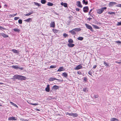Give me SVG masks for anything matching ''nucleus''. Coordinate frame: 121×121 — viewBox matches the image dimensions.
<instances>
[{
  "label": "nucleus",
  "mask_w": 121,
  "mask_h": 121,
  "mask_svg": "<svg viewBox=\"0 0 121 121\" xmlns=\"http://www.w3.org/2000/svg\"><path fill=\"white\" fill-rule=\"evenodd\" d=\"M13 30L15 32H19L20 31V30L17 28H15L13 29Z\"/></svg>",
  "instance_id": "a878e982"
},
{
  "label": "nucleus",
  "mask_w": 121,
  "mask_h": 121,
  "mask_svg": "<svg viewBox=\"0 0 121 121\" xmlns=\"http://www.w3.org/2000/svg\"><path fill=\"white\" fill-rule=\"evenodd\" d=\"M104 64L106 67H109L110 66L109 64L106 63L105 61L104 62Z\"/></svg>",
  "instance_id": "aec40b11"
},
{
  "label": "nucleus",
  "mask_w": 121,
  "mask_h": 121,
  "mask_svg": "<svg viewBox=\"0 0 121 121\" xmlns=\"http://www.w3.org/2000/svg\"><path fill=\"white\" fill-rule=\"evenodd\" d=\"M31 21L32 19L31 18H29L24 20L25 21L27 22H30V21Z\"/></svg>",
  "instance_id": "b1692460"
},
{
  "label": "nucleus",
  "mask_w": 121,
  "mask_h": 121,
  "mask_svg": "<svg viewBox=\"0 0 121 121\" xmlns=\"http://www.w3.org/2000/svg\"><path fill=\"white\" fill-rule=\"evenodd\" d=\"M70 113H69L67 112H66L65 113V114L66 115H69V116L70 114Z\"/></svg>",
  "instance_id": "bf43d9fd"
},
{
  "label": "nucleus",
  "mask_w": 121,
  "mask_h": 121,
  "mask_svg": "<svg viewBox=\"0 0 121 121\" xmlns=\"http://www.w3.org/2000/svg\"><path fill=\"white\" fill-rule=\"evenodd\" d=\"M82 66L81 65V64L78 65L74 68V69L75 70H78L79 69H82Z\"/></svg>",
  "instance_id": "6e6552de"
},
{
  "label": "nucleus",
  "mask_w": 121,
  "mask_h": 121,
  "mask_svg": "<svg viewBox=\"0 0 121 121\" xmlns=\"http://www.w3.org/2000/svg\"><path fill=\"white\" fill-rule=\"evenodd\" d=\"M80 9L78 8H76L75 9V10L76 11H79Z\"/></svg>",
  "instance_id": "de8ad7c7"
},
{
  "label": "nucleus",
  "mask_w": 121,
  "mask_h": 121,
  "mask_svg": "<svg viewBox=\"0 0 121 121\" xmlns=\"http://www.w3.org/2000/svg\"><path fill=\"white\" fill-rule=\"evenodd\" d=\"M116 42L118 43H119L121 44V42L120 41H116L115 42Z\"/></svg>",
  "instance_id": "09e8293b"
},
{
  "label": "nucleus",
  "mask_w": 121,
  "mask_h": 121,
  "mask_svg": "<svg viewBox=\"0 0 121 121\" xmlns=\"http://www.w3.org/2000/svg\"><path fill=\"white\" fill-rule=\"evenodd\" d=\"M107 8L106 7H102L101 9H97L96 10L97 13L99 14L102 13L104 12V10L106 9Z\"/></svg>",
  "instance_id": "20e7f679"
},
{
  "label": "nucleus",
  "mask_w": 121,
  "mask_h": 121,
  "mask_svg": "<svg viewBox=\"0 0 121 121\" xmlns=\"http://www.w3.org/2000/svg\"><path fill=\"white\" fill-rule=\"evenodd\" d=\"M56 66L55 65H51L50 66V68L51 69L55 68H56Z\"/></svg>",
  "instance_id": "ea45409f"
},
{
  "label": "nucleus",
  "mask_w": 121,
  "mask_h": 121,
  "mask_svg": "<svg viewBox=\"0 0 121 121\" xmlns=\"http://www.w3.org/2000/svg\"><path fill=\"white\" fill-rule=\"evenodd\" d=\"M71 22L70 21H69V22L67 21V25H69L70 24V22Z\"/></svg>",
  "instance_id": "864d4df0"
},
{
  "label": "nucleus",
  "mask_w": 121,
  "mask_h": 121,
  "mask_svg": "<svg viewBox=\"0 0 121 121\" xmlns=\"http://www.w3.org/2000/svg\"><path fill=\"white\" fill-rule=\"evenodd\" d=\"M30 104H31V105H35V106L37 105H38V104H39L38 103H34V104H33L32 103H30Z\"/></svg>",
  "instance_id": "a19ab883"
},
{
  "label": "nucleus",
  "mask_w": 121,
  "mask_h": 121,
  "mask_svg": "<svg viewBox=\"0 0 121 121\" xmlns=\"http://www.w3.org/2000/svg\"><path fill=\"white\" fill-rule=\"evenodd\" d=\"M85 25L86 27L88 29H90L91 31L92 32L94 31V30L92 29V27L91 26L86 23L85 24Z\"/></svg>",
  "instance_id": "39448f33"
},
{
  "label": "nucleus",
  "mask_w": 121,
  "mask_h": 121,
  "mask_svg": "<svg viewBox=\"0 0 121 121\" xmlns=\"http://www.w3.org/2000/svg\"><path fill=\"white\" fill-rule=\"evenodd\" d=\"M61 5L62 6H64L65 8L68 7V5L66 3H63V2H62L61 3Z\"/></svg>",
  "instance_id": "f3484780"
},
{
  "label": "nucleus",
  "mask_w": 121,
  "mask_h": 121,
  "mask_svg": "<svg viewBox=\"0 0 121 121\" xmlns=\"http://www.w3.org/2000/svg\"><path fill=\"white\" fill-rule=\"evenodd\" d=\"M117 3L115 2H110L108 4V6L109 7H112L114 5H116Z\"/></svg>",
  "instance_id": "0eeeda50"
},
{
  "label": "nucleus",
  "mask_w": 121,
  "mask_h": 121,
  "mask_svg": "<svg viewBox=\"0 0 121 121\" xmlns=\"http://www.w3.org/2000/svg\"><path fill=\"white\" fill-rule=\"evenodd\" d=\"M91 13L90 12H89V13H88V15H90L92 17H93L92 16H91Z\"/></svg>",
  "instance_id": "5fc2aeb1"
},
{
  "label": "nucleus",
  "mask_w": 121,
  "mask_h": 121,
  "mask_svg": "<svg viewBox=\"0 0 121 121\" xmlns=\"http://www.w3.org/2000/svg\"><path fill=\"white\" fill-rule=\"evenodd\" d=\"M54 13L55 14H56V15H59L57 13V12H56L55 11H54Z\"/></svg>",
  "instance_id": "680f3d73"
},
{
  "label": "nucleus",
  "mask_w": 121,
  "mask_h": 121,
  "mask_svg": "<svg viewBox=\"0 0 121 121\" xmlns=\"http://www.w3.org/2000/svg\"><path fill=\"white\" fill-rule=\"evenodd\" d=\"M97 66V65H94L93 66V68L94 69H95L96 68Z\"/></svg>",
  "instance_id": "13d9d810"
},
{
  "label": "nucleus",
  "mask_w": 121,
  "mask_h": 121,
  "mask_svg": "<svg viewBox=\"0 0 121 121\" xmlns=\"http://www.w3.org/2000/svg\"><path fill=\"white\" fill-rule=\"evenodd\" d=\"M50 26L53 28H54L55 27V24L54 21L51 22L50 24Z\"/></svg>",
  "instance_id": "2eb2a0df"
},
{
  "label": "nucleus",
  "mask_w": 121,
  "mask_h": 121,
  "mask_svg": "<svg viewBox=\"0 0 121 121\" xmlns=\"http://www.w3.org/2000/svg\"><path fill=\"white\" fill-rule=\"evenodd\" d=\"M111 121H118V120L115 118H113L111 119Z\"/></svg>",
  "instance_id": "473e14b6"
},
{
  "label": "nucleus",
  "mask_w": 121,
  "mask_h": 121,
  "mask_svg": "<svg viewBox=\"0 0 121 121\" xmlns=\"http://www.w3.org/2000/svg\"><path fill=\"white\" fill-rule=\"evenodd\" d=\"M63 36L64 37L66 38V37H68V34L66 33H64L63 34Z\"/></svg>",
  "instance_id": "58836bf2"
},
{
  "label": "nucleus",
  "mask_w": 121,
  "mask_h": 121,
  "mask_svg": "<svg viewBox=\"0 0 121 121\" xmlns=\"http://www.w3.org/2000/svg\"><path fill=\"white\" fill-rule=\"evenodd\" d=\"M75 45L74 44L71 43V44H68L67 46L69 48H72L73 47L75 46Z\"/></svg>",
  "instance_id": "a211bd4d"
},
{
  "label": "nucleus",
  "mask_w": 121,
  "mask_h": 121,
  "mask_svg": "<svg viewBox=\"0 0 121 121\" xmlns=\"http://www.w3.org/2000/svg\"><path fill=\"white\" fill-rule=\"evenodd\" d=\"M117 25L118 26L121 25V21L120 22H118L117 24Z\"/></svg>",
  "instance_id": "37998d69"
},
{
  "label": "nucleus",
  "mask_w": 121,
  "mask_h": 121,
  "mask_svg": "<svg viewBox=\"0 0 121 121\" xmlns=\"http://www.w3.org/2000/svg\"><path fill=\"white\" fill-rule=\"evenodd\" d=\"M89 10V7L88 6L84 7L83 8V11L85 13L88 12Z\"/></svg>",
  "instance_id": "423d86ee"
},
{
  "label": "nucleus",
  "mask_w": 121,
  "mask_h": 121,
  "mask_svg": "<svg viewBox=\"0 0 121 121\" xmlns=\"http://www.w3.org/2000/svg\"><path fill=\"white\" fill-rule=\"evenodd\" d=\"M10 103L11 104H12V105L16 107V108H18V107L17 106V105L16 104L13 103V102H10Z\"/></svg>",
  "instance_id": "c85d7f7f"
},
{
  "label": "nucleus",
  "mask_w": 121,
  "mask_h": 121,
  "mask_svg": "<svg viewBox=\"0 0 121 121\" xmlns=\"http://www.w3.org/2000/svg\"><path fill=\"white\" fill-rule=\"evenodd\" d=\"M8 120H9L16 121L17 120V118H16L15 117H10L8 118Z\"/></svg>",
  "instance_id": "9d476101"
},
{
  "label": "nucleus",
  "mask_w": 121,
  "mask_h": 121,
  "mask_svg": "<svg viewBox=\"0 0 121 121\" xmlns=\"http://www.w3.org/2000/svg\"><path fill=\"white\" fill-rule=\"evenodd\" d=\"M56 80H58V81L61 82H62L63 81V80L62 79V80H61V79H56Z\"/></svg>",
  "instance_id": "a18cd8bd"
},
{
  "label": "nucleus",
  "mask_w": 121,
  "mask_h": 121,
  "mask_svg": "<svg viewBox=\"0 0 121 121\" xmlns=\"http://www.w3.org/2000/svg\"><path fill=\"white\" fill-rule=\"evenodd\" d=\"M0 35H1L4 38H7L9 37L8 35H7L3 33H0Z\"/></svg>",
  "instance_id": "f8f14e48"
},
{
  "label": "nucleus",
  "mask_w": 121,
  "mask_h": 121,
  "mask_svg": "<svg viewBox=\"0 0 121 121\" xmlns=\"http://www.w3.org/2000/svg\"><path fill=\"white\" fill-rule=\"evenodd\" d=\"M78 74L80 75L81 74V72L79 71H78L77 72Z\"/></svg>",
  "instance_id": "603ef678"
},
{
  "label": "nucleus",
  "mask_w": 121,
  "mask_h": 121,
  "mask_svg": "<svg viewBox=\"0 0 121 121\" xmlns=\"http://www.w3.org/2000/svg\"><path fill=\"white\" fill-rule=\"evenodd\" d=\"M65 70L63 66L60 67L58 69L57 71L61 72L62 71H64Z\"/></svg>",
  "instance_id": "ddd939ff"
},
{
  "label": "nucleus",
  "mask_w": 121,
  "mask_h": 121,
  "mask_svg": "<svg viewBox=\"0 0 121 121\" xmlns=\"http://www.w3.org/2000/svg\"><path fill=\"white\" fill-rule=\"evenodd\" d=\"M92 26L94 27V28H95V29H99V28L98 26L96 25H92Z\"/></svg>",
  "instance_id": "cd10ccee"
},
{
  "label": "nucleus",
  "mask_w": 121,
  "mask_h": 121,
  "mask_svg": "<svg viewBox=\"0 0 121 121\" xmlns=\"http://www.w3.org/2000/svg\"><path fill=\"white\" fill-rule=\"evenodd\" d=\"M88 74L90 75H92V73L90 71L89 72Z\"/></svg>",
  "instance_id": "3c124183"
},
{
  "label": "nucleus",
  "mask_w": 121,
  "mask_h": 121,
  "mask_svg": "<svg viewBox=\"0 0 121 121\" xmlns=\"http://www.w3.org/2000/svg\"><path fill=\"white\" fill-rule=\"evenodd\" d=\"M34 3L35 5L38 6H39L41 5L39 3L37 2H34Z\"/></svg>",
  "instance_id": "e433bc0d"
},
{
  "label": "nucleus",
  "mask_w": 121,
  "mask_h": 121,
  "mask_svg": "<svg viewBox=\"0 0 121 121\" xmlns=\"http://www.w3.org/2000/svg\"><path fill=\"white\" fill-rule=\"evenodd\" d=\"M47 5L49 6H52L53 5V4L52 3L50 2H48L47 4Z\"/></svg>",
  "instance_id": "7c9ffc66"
},
{
  "label": "nucleus",
  "mask_w": 121,
  "mask_h": 121,
  "mask_svg": "<svg viewBox=\"0 0 121 121\" xmlns=\"http://www.w3.org/2000/svg\"><path fill=\"white\" fill-rule=\"evenodd\" d=\"M94 97L95 98H98V96H96V95H94Z\"/></svg>",
  "instance_id": "69168bd1"
},
{
  "label": "nucleus",
  "mask_w": 121,
  "mask_h": 121,
  "mask_svg": "<svg viewBox=\"0 0 121 121\" xmlns=\"http://www.w3.org/2000/svg\"><path fill=\"white\" fill-rule=\"evenodd\" d=\"M35 109L38 111H40L39 109H37V108H36Z\"/></svg>",
  "instance_id": "0e129e2a"
},
{
  "label": "nucleus",
  "mask_w": 121,
  "mask_h": 121,
  "mask_svg": "<svg viewBox=\"0 0 121 121\" xmlns=\"http://www.w3.org/2000/svg\"><path fill=\"white\" fill-rule=\"evenodd\" d=\"M52 30L53 32L55 33H57L58 32V31H59V30H58L53 29H52Z\"/></svg>",
  "instance_id": "2f4dec72"
},
{
  "label": "nucleus",
  "mask_w": 121,
  "mask_h": 121,
  "mask_svg": "<svg viewBox=\"0 0 121 121\" xmlns=\"http://www.w3.org/2000/svg\"><path fill=\"white\" fill-rule=\"evenodd\" d=\"M76 5L80 8H82V6L81 4V3L79 1H77Z\"/></svg>",
  "instance_id": "1a4fd4ad"
},
{
  "label": "nucleus",
  "mask_w": 121,
  "mask_h": 121,
  "mask_svg": "<svg viewBox=\"0 0 121 121\" xmlns=\"http://www.w3.org/2000/svg\"><path fill=\"white\" fill-rule=\"evenodd\" d=\"M92 19V18L89 17L87 19V20L88 21V20L89 21L91 19Z\"/></svg>",
  "instance_id": "8fccbe9b"
},
{
  "label": "nucleus",
  "mask_w": 121,
  "mask_h": 121,
  "mask_svg": "<svg viewBox=\"0 0 121 121\" xmlns=\"http://www.w3.org/2000/svg\"><path fill=\"white\" fill-rule=\"evenodd\" d=\"M4 84V83H2V82H0V85H3V84Z\"/></svg>",
  "instance_id": "338daca9"
},
{
  "label": "nucleus",
  "mask_w": 121,
  "mask_h": 121,
  "mask_svg": "<svg viewBox=\"0 0 121 121\" xmlns=\"http://www.w3.org/2000/svg\"><path fill=\"white\" fill-rule=\"evenodd\" d=\"M83 4L85 5H87L88 4V1L87 0H83L82 1Z\"/></svg>",
  "instance_id": "6ab92c4d"
},
{
  "label": "nucleus",
  "mask_w": 121,
  "mask_h": 121,
  "mask_svg": "<svg viewBox=\"0 0 121 121\" xmlns=\"http://www.w3.org/2000/svg\"><path fill=\"white\" fill-rule=\"evenodd\" d=\"M116 6L117 7H119L121 8V4H118L116 5Z\"/></svg>",
  "instance_id": "79ce46f5"
},
{
  "label": "nucleus",
  "mask_w": 121,
  "mask_h": 121,
  "mask_svg": "<svg viewBox=\"0 0 121 121\" xmlns=\"http://www.w3.org/2000/svg\"><path fill=\"white\" fill-rule=\"evenodd\" d=\"M45 91L47 92H49L50 91V85L49 84L47 85L45 89Z\"/></svg>",
  "instance_id": "4468645a"
},
{
  "label": "nucleus",
  "mask_w": 121,
  "mask_h": 121,
  "mask_svg": "<svg viewBox=\"0 0 121 121\" xmlns=\"http://www.w3.org/2000/svg\"><path fill=\"white\" fill-rule=\"evenodd\" d=\"M87 88H83V91H86V90Z\"/></svg>",
  "instance_id": "6e6d98bb"
},
{
  "label": "nucleus",
  "mask_w": 121,
  "mask_h": 121,
  "mask_svg": "<svg viewBox=\"0 0 121 121\" xmlns=\"http://www.w3.org/2000/svg\"><path fill=\"white\" fill-rule=\"evenodd\" d=\"M94 9V8H93V9H91L90 10V11H89V12H90L91 13V12H92V10H93V9Z\"/></svg>",
  "instance_id": "e2e57ef3"
},
{
  "label": "nucleus",
  "mask_w": 121,
  "mask_h": 121,
  "mask_svg": "<svg viewBox=\"0 0 121 121\" xmlns=\"http://www.w3.org/2000/svg\"><path fill=\"white\" fill-rule=\"evenodd\" d=\"M115 62L116 63H118V64H121V62H118V61H116Z\"/></svg>",
  "instance_id": "052dcab7"
},
{
  "label": "nucleus",
  "mask_w": 121,
  "mask_h": 121,
  "mask_svg": "<svg viewBox=\"0 0 121 121\" xmlns=\"http://www.w3.org/2000/svg\"><path fill=\"white\" fill-rule=\"evenodd\" d=\"M11 67L12 68L16 70H17L19 69L21 70H22L25 69V66L24 65H13Z\"/></svg>",
  "instance_id": "f03ea898"
},
{
  "label": "nucleus",
  "mask_w": 121,
  "mask_h": 121,
  "mask_svg": "<svg viewBox=\"0 0 121 121\" xmlns=\"http://www.w3.org/2000/svg\"><path fill=\"white\" fill-rule=\"evenodd\" d=\"M81 29L79 27L73 29L72 30L69 31V33L71 34L72 35H75L76 34V32L75 31L78 32L81 31Z\"/></svg>",
  "instance_id": "7ed1b4c3"
},
{
  "label": "nucleus",
  "mask_w": 121,
  "mask_h": 121,
  "mask_svg": "<svg viewBox=\"0 0 121 121\" xmlns=\"http://www.w3.org/2000/svg\"><path fill=\"white\" fill-rule=\"evenodd\" d=\"M60 88V86L56 85L54 86L52 88V90H56Z\"/></svg>",
  "instance_id": "9b49d317"
},
{
  "label": "nucleus",
  "mask_w": 121,
  "mask_h": 121,
  "mask_svg": "<svg viewBox=\"0 0 121 121\" xmlns=\"http://www.w3.org/2000/svg\"><path fill=\"white\" fill-rule=\"evenodd\" d=\"M18 23L20 24H22V20L21 19H19L18 20Z\"/></svg>",
  "instance_id": "72a5a7b5"
},
{
  "label": "nucleus",
  "mask_w": 121,
  "mask_h": 121,
  "mask_svg": "<svg viewBox=\"0 0 121 121\" xmlns=\"http://www.w3.org/2000/svg\"><path fill=\"white\" fill-rule=\"evenodd\" d=\"M19 17H14V19L15 20H18V19H19Z\"/></svg>",
  "instance_id": "c03bdc74"
},
{
  "label": "nucleus",
  "mask_w": 121,
  "mask_h": 121,
  "mask_svg": "<svg viewBox=\"0 0 121 121\" xmlns=\"http://www.w3.org/2000/svg\"><path fill=\"white\" fill-rule=\"evenodd\" d=\"M4 7H7L8 6V5H7L6 4H5L4 5Z\"/></svg>",
  "instance_id": "774afa93"
},
{
  "label": "nucleus",
  "mask_w": 121,
  "mask_h": 121,
  "mask_svg": "<svg viewBox=\"0 0 121 121\" xmlns=\"http://www.w3.org/2000/svg\"><path fill=\"white\" fill-rule=\"evenodd\" d=\"M108 13L110 14V15L112 14H114L115 15V13L114 12H109Z\"/></svg>",
  "instance_id": "c9c22d12"
},
{
  "label": "nucleus",
  "mask_w": 121,
  "mask_h": 121,
  "mask_svg": "<svg viewBox=\"0 0 121 121\" xmlns=\"http://www.w3.org/2000/svg\"><path fill=\"white\" fill-rule=\"evenodd\" d=\"M84 38L82 37H79L77 38V39L78 40L82 41L83 40Z\"/></svg>",
  "instance_id": "bb28decb"
},
{
  "label": "nucleus",
  "mask_w": 121,
  "mask_h": 121,
  "mask_svg": "<svg viewBox=\"0 0 121 121\" xmlns=\"http://www.w3.org/2000/svg\"><path fill=\"white\" fill-rule=\"evenodd\" d=\"M56 78H54L51 77L49 78V80L50 81H52L55 80H56Z\"/></svg>",
  "instance_id": "412c9836"
},
{
  "label": "nucleus",
  "mask_w": 121,
  "mask_h": 121,
  "mask_svg": "<svg viewBox=\"0 0 121 121\" xmlns=\"http://www.w3.org/2000/svg\"><path fill=\"white\" fill-rule=\"evenodd\" d=\"M41 3L43 4H44L47 2L46 0H41Z\"/></svg>",
  "instance_id": "c756f323"
},
{
  "label": "nucleus",
  "mask_w": 121,
  "mask_h": 121,
  "mask_svg": "<svg viewBox=\"0 0 121 121\" xmlns=\"http://www.w3.org/2000/svg\"><path fill=\"white\" fill-rule=\"evenodd\" d=\"M12 51L15 53H18L19 52V51H18L17 50L14 49H13L12 50Z\"/></svg>",
  "instance_id": "5701e85b"
},
{
  "label": "nucleus",
  "mask_w": 121,
  "mask_h": 121,
  "mask_svg": "<svg viewBox=\"0 0 121 121\" xmlns=\"http://www.w3.org/2000/svg\"><path fill=\"white\" fill-rule=\"evenodd\" d=\"M83 78H84L83 80L85 82H86L87 81V78L86 77H84Z\"/></svg>",
  "instance_id": "4c0bfd02"
},
{
  "label": "nucleus",
  "mask_w": 121,
  "mask_h": 121,
  "mask_svg": "<svg viewBox=\"0 0 121 121\" xmlns=\"http://www.w3.org/2000/svg\"><path fill=\"white\" fill-rule=\"evenodd\" d=\"M78 114H77V113H73V117H77L78 116Z\"/></svg>",
  "instance_id": "f704fd0d"
},
{
  "label": "nucleus",
  "mask_w": 121,
  "mask_h": 121,
  "mask_svg": "<svg viewBox=\"0 0 121 121\" xmlns=\"http://www.w3.org/2000/svg\"><path fill=\"white\" fill-rule=\"evenodd\" d=\"M69 43L68 44L72 43H73V40L72 39H70L68 40Z\"/></svg>",
  "instance_id": "4be33fe9"
},
{
  "label": "nucleus",
  "mask_w": 121,
  "mask_h": 121,
  "mask_svg": "<svg viewBox=\"0 0 121 121\" xmlns=\"http://www.w3.org/2000/svg\"><path fill=\"white\" fill-rule=\"evenodd\" d=\"M12 79H18L19 80L22 81L25 80L27 79V78L25 76L22 75H20L18 74H16L13 77Z\"/></svg>",
  "instance_id": "f257e3e1"
},
{
  "label": "nucleus",
  "mask_w": 121,
  "mask_h": 121,
  "mask_svg": "<svg viewBox=\"0 0 121 121\" xmlns=\"http://www.w3.org/2000/svg\"><path fill=\"white\" fill-rule=\"evenodd\" d=\"M62 75L66 78H67L68 76V73H67L65 72L62 74Z\"/></svg>",
  "instance_id": "dca6fc26"
},
{
  "label": "nucleus",
  "mask_w": 121,
  "mask_h": 121,
  "mask_svg": "<svg viewBox=\"0 0 121 121\" xmlns=\"http://www.w3.org/2000/svg\"><path fill=\"white\" fill-rule=\"evenodd\" d=\"M2 29H3L4 30L6 29L5 28H4L3 27H2V26H0V29L1 30H2Z\"/></svg>",
  "instance_id": "49530a36"
},
{
  "label": "nucleus",
  "mask_w": 121,
  "mask_h": 121,
  "mask_svg": "<svg viewBox=\"0 0 121 121\" xmlns=\"http://www.w3.org/2000/svg\"><path fill=\"white\" fill-rule=\"evenodd\" d=\"M33 12L32 11V12H29V13L26 14H25L26 16H29L33 13Z\"/></svg>",
  "instance_id": "393cba45"
},
{
  "label": "nucleus",
  "mask_w": 121,
  "mask_h": 121,
  "mask_svg": "<svg viewBox=\"0 0 121 121\" xmlns=\"http://www.w3.org/2000/svg\"><path fill=\"white\" fill-rule=\"evenodd\" d=\"M73 112H72L71 113H70V114L69 116H73Z\"/></svg>",
  "instance_id": "4d7b16f0"
}]
</instances>
